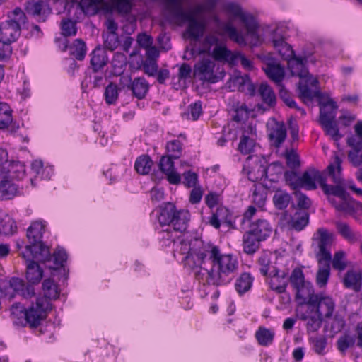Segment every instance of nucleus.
Instances as JSON below:
<instances>
[{"label":"nucleus","mask_w":362,"mask_h":362,"mask_svg":"<svg viewBox=\"0 0 362 362\" xmlns=\"http://www.w3.org/2000/svg\"><path fill=\"white\" fill-rule=\"evenodd\" d=\"M279 95L284 103L290 108L296 107V101L292 98L290 92L286 89L284 85L279 86Z\"/></svg>","instance_id":"obj_59"},{"label":"nucleus","mask_w":362,"mask_h":362,"mask_svg":"<svg viewBox=\"0 0 362 362\" xmlns=\"http://www.w3.org/2000/svg\"><path fill=\"white\" fill-rule=\"evenodd\" d=\"M45 5V3L41 0L37 1L29 0L25 4V11L28 15L33 16H40Z\"/></svg>","instance_id":"obj_46"},{"label":"nucleus","mask_w":362,"mask_h":362,"mask_svg":"<svg viewBox=\"0 0 362 362\" xmlns=\"http://www.w3.org/2000/svg\"><path fill=\"white\" fill-rule=\"evenodd\" d=\"M341 163V158L335 155L333 163L327 167V174H326L320 187L325 194L334 195L346 200L348 193L341 186L343 182Z\"/></svg>","instance_id":"obj_5"},{"label":"nucleus","mask_w":362,"mask_h":362,"mask_svg":"<svg viewBox=\"0 0 362 362\" xmlns=\"http://www.w3.org/2000/svg\"><path fill=\"white\" fill-rule=\"evenodd\" d=\"M152 165L153 161L148 155H141L136 158L134 168L138 173L146 175L150 172Z\"/></svg>","instance_id":"obj_39"},{"label":"nucleus","mask_w":362,"mask_h":362,"mask_svg":"<svg viewBox=\"0 0 362 362\" xmlns=\"http://www.w3.org/2000/svg\"><path fill=\"white\" fill-rule=\"evenodd\" d=\"M180 252L185 255L183 261L192 267H199L207 273V282L216 286L226 285L234 278L238 267L237 258L223 255L218 246L202 239L178 238Z\"/></svg>","instance_id":"obj_1"},{"label":"nucleus","mask_w":362,"mask_h":362,"mask_svg":"<svg viewBox=\"0 0 362 362\" xmlns=\"http://www.w3.org/2000/svg\"><path fill=\"white\" fill-rule=\"evenodd\" d=\"M334 234L329 233L325 228H317L314 233L312 240V246L317 245V251H315V256L319 264H322L323 262H331L332 254L330 247L334 240Z\"/></svg>","instance_id":"obj_8"},{"label":"nucleus","mask_w":362,"mask_h":362,"mask_svg":"<svg viewBox=\"0 0 362 362\" xmlns=\"http://www.w3.org/2000/svg\"><path fill=\"white\" fill-rule=\"evenodd\" d=\"M273 45L281 58L287 62L289 59L296 56L291 46L286 42L283 38L274 40Z\"/></svg>","instance_id":"obj_35"},{"label":"nucleus","mask_w":362,"mask_h":362,"mask_svg":"<svg viewBox=\"0 0 362 362\" xmlns=\"http://www.w3.org/2000/svg\"><path fill=\"white\" fill-rule=\"evenodd\" d=\"M255 142L248 136L243 135L238 144V151L244 155L250 153L253 151Z\"/></svg>","instance_id":"obj_54"},{"label":"nucleus","mask_w":362,"mask_h":362,"mask_svg":"<svg viewBox=\"0 0 362 362\" xmlns=\"http://www.w3.org/2000/svg\"><path fill=\"white\" fill-rule=\"evenodd\" d=\"M292 200L291 195L286 190L276 189L272 201L275 208L278 210L286 209Z\"/></svg>","instance_id":"obj_32"},{"label":"nucleus","mask_w":362,"mask_h":362,"mask_svg":"<svg viewBox=\"0 0 362 362\" xmlns=\"http://www.w3.org/2000/svg\"><path fill=\"white\" fill-rule=\"evenodd\" d=\"M143 69L147 75L149 76H154L158 71V66L154 59H149L148 61H146L143 64Z\"/></svg>","instance_id":"obj_64"},{"label":"nucleus","mask_w":362,"mask_h":362,"mask_svg":"<svg viewBox=\"0 0 362 362\" xmlns=\"http://www.w3.org/2000/svg\"><path fill=\"white\" fill-rule=\"evenodd\" d=\"M223 32L228 35L229 39L240 46H246L245 36L239 32L231 23H226L222 27Z\"/></svg>","instance_id":"obj_33"},{"label":"nucleus","mask_w":362,"mask_h":362,"mask_svg":"<svg viewBox=\"0 0 362 362\" xmlns=\"http://www.w3.org/2000/svg\"><path fill=\"white\" fill-rule=\"evenodd\" d=\"M174 158H172L170 156H163L161 157L159 163V168L161 170V173L165 174L168 171L174 169Z\"/></svg>","instance_id":"obj_62"},{"label":"nucleus","mask_w":362,"mask_h":362,"mask_svg":"<svg viewBox=\"0 0 362 362\" xmlns=\"http://www.w3.org/2000/svg\"><path fill=\"white\" fill-rule=\"evenodd\" d=\"M362 276L353 270L348 271L344 278V284L347 288L358 292L361 290Z\"/></svg>","instance_id":"obj_36"},{"label":"nucleus","mask_w":362,"mask_h":362,"mask_svg":"<svg viewBox=\"0 0 362 362\" xmlns=\"http://www.w3.org/2000/svg\"><path fill=\"white\" fill-rule=\"evenodd\" d=\"M223 8L227 13L240 20L245 25L249 35L252 36L257 35L259 24L252 14L244 12L242 7L238 4L234 2L226 4Z\"/></svg>","instance_id":"obj_10"},{"label":"nucleus","mask_w":362,"mask_h":362,"mask_svg":"<svg viewBox=\"0 0 362 362\" xmlns=\"http://www.w3.org/2000/svg\"><path fill=\"white\" fill-rule=\"evenodd\" d=\"M286 136V128L283 122H276L269 134L270 141H272L274 146L277 148L284 143Z\"/></svg>","instance_id":"obj_30"},{"label":"nucleus","mask_w":362,"mask_h":362,"mask_svg":"<svg viewBox=\"0 0 362 362\" xmlns=\"http://www.w3.org/2000/svg\"><path fill=\"white\" fill-rule=\"evenodd\" d=\"M288 62V69L293 76L299 78H305L308 74L306 68L307 59L305 57H298L294 56L292 59H289Z\"/></svg>","instance_id":"obj_23"},{"label":"nucleus","mask_w":362,"mask_h":362,"mask_svg":"<svg viewBox=\"0 0 362 362\" xmlns=\"http://www.w3.org/2000/svg\"><path fill=\"white\" fill-rule=\"evenodd\" d=\"M313 309L312 308L310 312L301 313L298 315L300 320L306 321V328L308 332H317L322 325V317L321 315L317 313L316 311L313 315L312 313Z\"/></svg>","instance_id":"obj_25"},{"label":"nucleus","mask_w":362,"mask_h":362,"mask_svg":"<svg viewBox=\"0 0 362 362\" xmlns=\"http://www.w3.org/2000/svg\"><path fill=\"white\" fill-rule=\"evenodd\" d=\"M272 228L265 219H257L250 223L248 233L262 241L266 240L271 235Z\"/></svg>","instance_id":"obj_17"},{"label":"nucleus","mask_w":362,"mask_h":362,"mask_svg":"<svg viewBox=\"0 0 362 362\" xmlns=\"http://www.w3.org/2000/svg\"><path fill=\"white\" fill-rule=\"evenodd\" d=\"M77 28L76 22L71 19L63 20L62 22V33L64 37L74 36L76 35Z\"/></svg>","instance_id":"obj_57"},{"label":"nucleus","mask_w":362,"mask_h":362,"mask_svg":"<svg viewBox=\"0 0 362 362\" xmlns=\"http://www.w3.org/2000/svg\"><path fill=\"white\" fill-rule=\"evenodd\" d=\"M236 81L239 83V89H241V90H245V87H246L247 94L250 95V96H254L255 95L256 86L251 82L248 75L238 77L236 78Z\"/></svg>","instance_id":"obj_51"},{"label":"nucleus","mask_w":362,"mask_h":362,"mask_svg":"<svg viewBox=\"0 0 362 362\" xmlns=\"http://www.w3.org/2000/svg\"><path fill=\"white\" fill-rule=\"evenodd\" d=\"M284 179L288 185L292 189L300 188V176L295 171H286L284 173Z\"/></svg>","instance_id":"obj_55"},{"label":"nucleus","mask_w":362,"mask_h":362,"mask_svg":"<svg viewBox=\"0 0 362 362\" xmlns=\"http://www.w3.org/2000/svg\"><path fill=\"white\" fill-rule=\"evenodd\" d=\"M298 90L299 98L303 100H305V99L312 100L315 97H321V92L320 90L313 91L307 84L302 85L300 83L298 86Z\"/></svg>","instance_id":"obj_52"},{"label":"nucleus","mask_w":362,"mask_h":362,"mask_svg":"<svg viewBox=\"0 0 362 362\" xmlns=\"http://www.w3.org/2000/svg\"><path fill=\"white\" fill-rule=\"evenodd\" d=\"M52 310V304L45 298H37L35 303L25 309L20 304L11 307V313L15 315L20 311L24 317L25 324L32 329L37 328L47 317V313Z\"/></svg>","instance_id":"obj_6"},{"label":"nucleus","mask_w":362,"mask_h":362,"mask_svg":"<svg viewBox=\"0 0 362 362\" xmlns=\"http://www.w3.org/2000/svg\"><path fill=\"white\" fill-rule=\"evenodd\" d=\"M235 54L233 53L224 45L215 46L212 51V57L215 60L226 62L230 64H235L238 59V55Z\"/></svg>","instance_id":"obj_27"},{"label":"nucleus","mask_w":362,"mask_h":362,"mask_svg":"<svg viewBox=\"0 0 362 362\" xmlns=\"http://www.w3.org/2000/svg\"><path fill=\"white\" fill-rule=\"evenodd\" d=\"M18 192V186L12 182L10 176L4 173L0 172V198L2 199H11Z\"/></svg>","instance_id":"obj_18"},{"label":"nucleus","mask_w":362,"mask_h":362,"mask_svg":"<svg viewBox=\"0 0 362 362\" xmlns=\"http://www.w3.org/2000/svg\"><path fill=\"white\" fill-rule=\"evenodd\" d=\"M327 174V170L320 172L314 168L305 171L300 176V188L304 187L308 190H314L317 188L316 182L321 186L323 180Z\"/></svg>","instance_id":"obj_15"},{"label":"nucleus","mask_w":362,"mask_h":362,"mask_svg":"<svg viewBox=\"0 0 362 362\" xmlns=\"http://www.w3.org/2000/svg\"><path fill=\"white\" fill-rule=\"evenodd\" d=\"M258 263L259 264V272L263 276H268L269 275V272L272 270L273 266H271V262L269 258L267 255H264L261 256L258 259Z\"/></svg>","instance_id":"obj_60"},{"label":"nucleus","mask_w":362,"mask_h":362,"mask_svg":"<svg viewBox=\"0 0 362 362\" xmlns=\"http://www.w3.org/2000/svg\"><path fill=\"white\" fill-rule=\"evenodd\" d=\"M258 95L262 104H257L258 110L266 111L274 107L276 105V97L272 88L267 83H262L258 88Z\"/></svg>","instance_id":"obj_16"},{"label":"nucleus","mask_w":362,"mask_h":362,"mask_svg":"<svg viewBox=\"0 0 362 362\" xmlns=\"http://www.w3.org/2000/svg\"><path fill=\"white\" fill-rule=\"evenodd\" d=\"M166 150L168 153V156L174 158V159H177L182 155V144L177 139L168 141L166 144Z\"/></svg>","instance_id":"obj_50"},{"label":"nucleus","mask_w":362,"mask_h":362,"mask_svg":"<svg viewBox=\"0 0 362 362\" xmlns=\"http://www.w3.org/2000/svg\"><path fill=\"white\" fill-rule=\"evenodd\" d=\"M52 257V258L49 262L53 260V265L49 266V268L54 270L63 268V270H65V268H64V263L66 262L68 257L66 250L63 248H58L54 252Z\"/></svg>","instance_id":"obj_41"},{"label":"nucleus","mask_w":362,"mask_h":362,"mask_svg":"<svg viewBox=\"0 0 362 362\" xmlns=\"http://www.w3.org/2000/svg\"><path fill=\"white\" fill-rule=\"evenodd\" d=\"M132 0H114L113 8L121 15L129 14L132 9Z\"/></svg>","instance_id":"obj_53"},{"label":"nucleus","mask_w":362,"mask_h":362,"mask_svg":"<svg viewBox=\"0 0 362 362\" xmlns=\"http://www.w3.org/2000/svg\"><path fill=\"white\" fill-rule=\"evenodd\" d=\"M35 256V254H33ZM25 261L26 264V274L25 277L29 285L38 284L43 277V269L40 267L35 257L30 256L26 257H23Z\"/></svg>","instance_id":"obj_14"},{"label":"nucleus","mask_w":362,"mask_h":362,"mask_svg":"<svg viewBox=\"0 0 362 362\" xmlns=\"http://www.w3.org/2000/svg\"><path fill=\"white\" fill-rule=\"evenodd\" d=\"M71 55L74 57L77 60L82 61L86 54V45L81 39H76L73 45L70 47Z\"/></svg>","instance_id":"obj_43"},{"label":"nucleus","mask_w":362,"mask_h":362,"mask_svg":"<svg viewBox=\"0 0 362 362\" xmlns=\"http://www.w3.org/2000/svg\"><path fill=\"white\" fill-rule=\"evenodd\" d=\"M305 304L313 307L316 312L326 318L332 316L335 309V303L329 296H324L321 294H315L314 292L308 297Z\"/></svg>","instance_id":"obj_11"},{"label":"nucleus","mask_w":362,"mask_h":362,"mask_svg":"<svg viewBox=\"0 0 362 362\" xmlns=\"http://www.w3.org/2000/svg\"><path fill=\"white\" fill-rule=\"evenodd\" d=\"M21 27L15 22L0 23V60L8 59L12 54L11 44L21 35Z\"/></svg>","instance_id":"obj_7"},{"label":"nucleus","mask_w":362,"mask_h":362,"mask_svg":"<svg viewBox=\"0 0 362 362\" xmlns=\"http://www.w3.org/2000/svg\"><path fill=\"white\" fill-rule=\"evenodd\" d=\"M291 223L292 228L296 231L303 230L309 223L308 213L305 211L296 212L291 218Z\"/></svg>","instance_id":"obj_40"},{"label":"nucleus","mask_w":362,"mask_h":362,"mask_svg":"<svg viewBox=\"0 0 362 362\" xmlns=\"http://www.w3.org/2000/svg\"><path fill=\"white\" fill-rule=\"evenodd\" d=\"M288 273L285 271L280 270L276 267H272L270 271L267 283L272 291L277 293H284L286 292L288 280L287 278Z\"/></svg>","instance_id":"obj_13"},{"label":"nucleus","mask_w":362,"mask_h":362,"mask_svg":"<svg viewBox=\"0 0 362 362\" xmlns=\"http://www.w3.org/2000/svg\"><path fill=\"white\" fill-rule=\"evenodd\" d=\"M128 81L130 82L128 88L132 90V95L139 100L144 99L149 90L147 81L141 77L135 78L132 81L128 77Z\"/></svg>","instance_id":"obj_22"},{"label":"nucleus","mask_w":362,"mask_h":362,"mask_svg":"<svg viewBox=\"0 0 362 362\" xmlns=\"http://www.w3.org/2000/svg\"><path fill=\"white\" fill-rule=\"evenodd\" d=\"M108 61L107 51L100 46L96 47L90 53V64L94 73L103 69L107 64Z\"/></svg>","instance_id":"obj_19"},{"label":"nucleus","mask_w":362,"mask_h":362,"mask_svg":"<svg viewBox=\"0 0 362 362\" xmlns=\"http://www.w3.org/2000/svg\"><path fill=\"white\" fill-rule=\"evenodd\" d=\"M335 227L337 233L347 242L354 244L361 240V233L353 230L351 226L342 221H336Z\"/></svg>","instance_id":"obj_21"},{"label":"nucleus","mask_w":362,"mask_h":362,"mask_svg":"<svg viewBox=\"0 0 362 362\" xmlns=\"http://www.w3.org/2000/svg\"><path fill=\"white\" fill-rule=\"evenodd\" d=\"M356 343V336L345 333L340 336L337 341L338 349L344 353L348 349L353 347Z\"/></svg>","instance_id":"obj_45"},{"label":"nucleus","mask_w":362,"mask_h":362,"mask_svg":"<svg viewBox=\"0 0 362 362\" xmlns=\"http://www.w3.org/2000/svg\"><path fill=\"white\" fill-rule=\"evenodd\" d=\"M345 254L343 251L337 252L332 259V267L334 269L339 271H343L346 267V264L344 262Z\"/></svg>","instance_id":"obj_61"},{"label":"nucleus","mask_w":362,"mask_h":362,"mask_svg":"<svg viewBox=\"0 0 362 362\" xmlns=\"http://www.w3.org/2000/svg\"><path fill=\"white\" fill-rule=\"evenodd\" d=\"M45 225L42 221H34L27 229V238L29 244L25 246V251L21 253L22 257L33 256L41 262H49L52 254L49 248L42 241Z\"/></svg>","instance_id":"obj_3"},{"label":"nucleus","mask_w":362,"mask_h":362,"mask_svg":"<svg viewBox=\"0 0 362 362\" xmlns=\"http://www.w3.org/2000/svg\"><path fill=\"white\" fill-rule=\"evenodd\" d=\"M255 337L261 346H267L272 344L274 332L269 329L260 327L256 331Z\"/></svg>","instance_id":"obj_38"},{"label":"nucleus","mask_w":362,"mask_h":362,"mask_svg":"<svg viewBox=\"0 0 362 362\" xmlns=\"http://www.w3.org/2000/svg\"><path fill=\"white\" fill-rule=\"evenodd\" d=\"M9 286L15 294L20 295L23 298L28 299L35 296L34 287L32 285H25L24 281L20 278L12 277L9 280Z\"/></svg>","instance_id":"obj_20"},{"label":"nucleus","mask_w":362,"mask_h":362,"mask_svg":"<svg viewBox=\"0 0 362 362\" xmlns=\"http://www.w3.org/2000/svg\"><path fill=\"white\" fill-rule=\"evenodd\" d=\"M261 242V240L247 231L243 236V252L250 255L255 254L259 249Z\"/></svg>","instance_id":"obj_31"},{"label":"nucleus","mask_w":362,"mask_h":362,"mask_svg":"<svg viewBox=\"0 0 362 362\" xmlns=\"http://www.w3.org/2000/svg\"><path fill=\"white\" fill-rule=\"evenodd\" d=\"M8 22H15L21 27V25H24L27 22V18L25 13L21 10V8H16L11 14H8Z\"/></svg>","instance_id":"obj_56"},{"label":"nucleus","mask_w":362,"mask_h":362,"mask_svg":"<svg viewBox=\"0 0 362 362\" xmlns=\"http://www.w3.org/2000/svg\"><path fill=\"white\" fill-rule=\"evenodd\" d=\"M158 220L160 226L172 227L173 231L184 233L186 231L190 220L187 210H177L171 202H165L159 206Z\"/></svg>","instance_id":"obj_4"},{"label":"nucleus","mask_w":362,"mask_h":362,"mask_svg":"<svg viewBox=\"0 0 362 362\" xmlns=\"http://www.w3.org/2000/svg\"><path fill=\"white\" fill-rule=\"evenodd\" d=\"M104 96L107 104L112 105L115 103L119 96L117 84L110 82L105 88Z\"/></svg>","instance_id":"obj_49"},{"label":"nucleus","mask_w":362,"mask_h":362,"mask_svg":"<svg viewBox=\"0 0 362 362\" xmlns=\"http://www.w3.org/2000/svg\"><path fill=\"white\" fill-rule=\"evenodd\" d=\"M164 12L166 20L170 23L188 22L187 33L192 40L197 41L203 36L205 24L199 21L192 11H185L181 0H165Z\"/></svg>","instance_id":"obj_2"},{"label":"nucleus","mask_w":362,"mask_h":362,"mask_svg":"<svg viewBox=\"0 0 362 362\" xmlns=\"http://www.w3.org/2000/svg\"><path fill=\"white\" fill-rule=\"evenodd\" d=\"M347 144L353 148L348 153V158L351 164L358 167L362 165V144L356 143L355 136H350L347 139Z\"/></svg>","instance_id":"obj_28"},{"label":"nucleus","mask_w":362,"mask_h":362,"mask_svg":"<svg viewBox=\"0 0 362 362\" xmlns=\"http://www.w3.org/2000/svg\"><path fill=\"white\" fill-rule=\"evenodd\" d=\"M13 120L12 110L6 103H0V129L8 127Z\"/></svg>","instance_id":"obj_44"},{"label":"nucleus","mask_w":362,"mask_h":362,"mask_svg":"<svg viewBox=\"0 0 362 362\" xmlns=\"http://www.w3.org/2000/svg\"><path fill=\"white\" fill-rule=\"evenodd\" d=\"M216 64L209 59H203L198 62L194 67V75L200 80L210 83L218 82L220 77L214 74Z\"/></svg>","instance_id":"obj_12"},{"label":"nucleus","mask_w":362,"mask_h":362,"mask_svg":"<svg viewBox=\"0 0 362 362\" xmlns=\"http://www.w3.org/2000/svg\"><path fill=\"white\" fill-rule=\"evenodd\" d=\"M183 184L187 187H194L198 182V175L197 173L189 170L183 173Z\"/></svg>","instance_id":"obj_63"},{"label":"nucleus","mask_w":362,"mask_h":362,"mask_svg":"<svg viewBox=\"0 0 362 362\" xmlns=\"http://www.w3.org/2000/svg\"><path fill=\"white\" fill-rule=\"evenodd\" d=\"M324 262L322 267H319L316 274V283L320 288L327 285L330 276V262Z\"/></svg>","instance_id":"obj_42"},{"label":"nucleus","mask_w":362,"mask_h":362,"mask_svg":"<svg viewBox=\"0 0 362 362\" xmlns=\"http://www.w3.org/2000/svg\"><path fill=\"white\" fill-rule=\"evenodd\" d=\"M337 109V103L331 99L325 103H320L319 123L335 120Z\"/></svg>","instance_id":"obj_24"},{"label":"nucleus","mask_w":362,"mask_h":362,"mask_svg":"<svg viewBox=\"0 0 362 362\" xmlns=\"http://www.w3.org/2000/svg\"><path fill=\"white\" fill-rule=\"evenodd\" d=\"M284 167L279 162H273L268 168H266L263 165H260L257 173L258 175L257 177H252V172L248 173L249 179L252 182H256L258 180H262L263 178H268V173L269 172H272L274 175H281L282 173Z\"/></svg>","instance_id":"obj_26"},{"label":"nucleus","mask_w":362,"mask_h":362,"mask_svg":"<svg viewBox=\"0 0 362 362\" xmlns=\"http://www.w3.org/2000/svg\"><path fill=\"white\" fill-rule=\"evenodd\" d=\"M288 280L296 291V298L298 303L305 304L308 297L314 292V289L310 283L305 282L303 270L298 267L295 268Z\"/></svg>","instance_id":"obj_9"},{"label":"nucleus","mask_w":362,"mask_h":362,"mask_svg":"<svg viewBox=\"0 0 362 362\" xmlns=\"http://www.w3.org/2000/svg\"><path fill=\"white\" fill-rule=\"evenodd\" d=\"M267 76L274 81L278 86H282V81L285 76L284 68L279 64L269 62L264 69Z\"/></svg>","instance_id":"obj_29"},{"label":"nucleus","mask_w":362,"mask_h":362,"mask_svg":"<svg viewBox=\"0 0 362 362\" xmlns=\"http://www.w3.org/2000/svg\"><path fill=\"white\" fill-rule=\"evenodd\" d=\"M320 124L324 129L326 134L329 135L333 140L338 141L342 138L343 135L339 133V128L335 120Z\"/></svg>","instance_id":"obj_47"},{"label":"nucleus","mask_w":362,"mask_h":362,"mask_svg":"<svg viewBox=\"0 0 362 362\" xmlns=\"http://www.w3.org/2000/svg\"><path fill=\"white\" fill-rule=\"evenodd\" d=\"M253 277L249 273H243L236 280L235 287L240 295L248 291L252 285Z\"/></svg>","instance_id":"obj_37"},{"label":"nucleus","mask_w":362,"mask_h":362,"mask_svg":"<svg viewBox=\"0 0 362 362\" xmlns=\"http://www.w3.org/2000/svg\"><path fill=\"white\" fill-rule=\"evenodd\" d=\"M313 344L314 351L318 354H323L324 350L327 346V339L324 336L311 337L310 339Z\"/></svg>","instance_id":"obj_58"},{"label":"nucleus","mask_w":362,"mask_h":362,"mask_svg":"<svg viewBox=\"0 0 362 362\" xmlns=\"http://www.w3.org/2000/svg\"><path fill=\"white\" fill-rule=\"evenodd\" d=\"M43 296L38 298H45L47 302L50 303L51 300H56L59 296L58 286L51 279H45L42 282Z\"/></svg>","instance_id":"obj_34"},{"label":"nucleus","mask_w":362,"mask_h":362,"mask_svg":"<svg viewBox=\"0 0 362 362\" xmlns=\"http://www.w3.org/2000/svg\"><path fill=\"white\" fill-rule=\"evenodd\" d=\"M215 212L222 223L226 224L230 228H235L232 219L233 215L228 208L223 206H219L217 207Z\"/></svg>","instance_id":"obj_48"}]
</instances>
